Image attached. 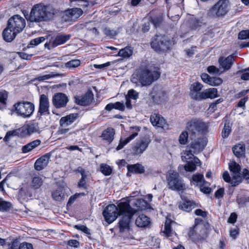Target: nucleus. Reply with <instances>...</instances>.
<instances>
[{"label": "nucleus", "instance_id": "f257e3e1", "mask_svg": "<svg viewBox=\"0 0 249 249\" xmlns=\"http://www.w3.org/2000/svg\"><path fill=\"white\" fill-rule=\"evenodd\" d=\"M136 211L131 207L128 202H121L117 206L114 204L107 205L103 212V215L107 222L110 224L120 217L119 222L120 231H124L129 227V223Z\"/></svg>", "mask_w": 249, "mask_h": 249}, {"label": "nucleus", "instance_id": "f03ea898", "mask_svg": "<svg viewBox=\"0 0 249 249\" xmlns=\"http://www.w3.org/2000/svg\"><path fill=\"white\" fill-rule=\"evenodd\" d=\"M160 74L158 71L152 72L147 70H140L133 73L131 81L137 86L144 87L150 85Z\"/></svg>", "mask_w": 249, "mask_h": 249}, {"label": "nucleus", "instance_id": "7ed1b4c3", "mask_svg": "<svg viewBox=\"0 0 249 249\" xmlns=\"http://www.w3.org/2000/svg\"><path fill=\"white\" fill-rule=\"evenodd\" d=\"M53 13L47 10V7L42 4L35 5L29 15L25 16L27 20L31 22H40L52 18Z\"/></svg>", "mask_w": 249, "mask_h": 249}, {"label": "nucleus", "instance_id": "20e7f679", "mask_svg": "<svg viewBox=\"0 0 249 249\" xmlns=\"http://www.w3.org/2000/svg\"><path fill=\"white\" fill-rule=\"evenodd\" d=\"M12 110L18 116L28 118L33 115L35 111V105L28 101L18 102L14 105Z\"/></svg>", "mask_w": 249, "mask_h": 249}, {"label": "nucleus", "instance_id": "39448f33", "mask_svg": "<svg viewBox=\"0 0 249 249\" xmlns=\"http://www.w3.org/2000/svg\"><path fill=\"white\" fill-rule=\"evenodd\" d=\"M230 8L229 0H219L209 9L208 15L213 18L224 17L228 13Z\"/></svg>", "mask_w": 249, "mask_h": 249}, {"label": "nucleus", "instance_id": "423d86ee", "mask_svg": "<svg viewBox=\"0 0 249 249\" xmlns=\"http://www.w3.org/2000/svg\"><path fill=\"white\" fill-rule=\"evenodd\" d=\"M182 160L187 162L184 168L187 172H193L196 170V166L200 164V160L194 155L191 150H185L181 153Z\"/></svg>", "mask_w": 249, "mask_h": 249}, {"label": "nucleus", "instance_id": "0eeeda50", "mask_svg": "<svg viewBox=\"0 0 249 249\" xmlns=\"http://www.w3.org/2000/svg\"><path fill=\"white\" fill-rule=\"evenodd\" d=\"M166 178L169 189L174 191H181L185 189V185L181 178L179 177L177 172L173 170L169 171Z\"/></svg>", "mask_w": 249, "mask_h": 249}, {"label": "nucleus", "instance_id": "6e6552de", "mask_svg": "<svg viewBox=\"0 0 249 249\" xmlns=\"http://www.w3.org/2000/svg\"><path fill=\"white\" fill-rule=\"evenodd\" d=\"M233 61V57L232 55H230L225 58L220 57L218 60L220 68L223 69V71L220 72L219 69L214 66L208 67L207 71L210 73L219 75L222 72L229 70L232 65Z\"/></svg>", "mask_w": 249, "mask_h": 249}, {"label": "nucleus", "instance_id": "1a4fd4ad", "mask_svg": "<svg viewBox=\"0 0 249 249\" xmlns=\"http://www.w3.org/2000/svg\"><path fill=\"white\" fill-rule=\"evenodd\" d=\"M171 42L165 37L161 36H155L151 41V47L156 51L160 52L169 49Z\"/></svg>", "mask_w": 249, "mask_h": 249}, {"label": "nucleus", "instance_id": "9d476101", "mask_svg": "<svg viewBox=\"0 0 249 249\" xmlns=\"http://www.w3.org/2000/svg\"><path fill=\"white\" fill-rule=\"evenodd\" d=\"M186 128L192 135L199 136L206 131L207 126L201 121L192 120L187 123Z\"/></svg>", "mask_w": 249, "mask_h": 249}, {"label": "nucleus", "instance_id": "9b49d317", "mask_svg": "<svg viewBox=\"0 0 249 249\" xmlns=\"http://www.w3.org/2000/svg\"><path fill=\"white\" fill-rule=\"evenodd\" d=\"M8 27L14 31L19 33L22 31L26 25V21L23 18L18 15H15L11 17L7 23Z\"/></svg>", "mask_w": 249, "mask_h": 249}, {"label": "nucleus", "instance_id": "f8f14e48", "mask_svg": "<svg viewBox=\"0 0 249 249\" xmlns=\"http://www.w3.org/2000/svg\"><path fill=\"white\" fill-rule=\"evenodd\" d=\"M189 237L193 241L204 239L206 236V230L202 225H195L190 229Z\"/></svg>", "mask_w": 249, "mask_h": 249}, {"label": "nucleus", "instance_id": "ddd939ff", "mask_svg": "<svg viewBox=\"0 0 249 249\" xmlns=\"http://www.w3.org/2000/svg\"><path fill=\"white\" fill-rule=\"evenodd\" d=\"M50 103L48 97L45 94H41L39 97L38 113L40 115H49Z\"/></svg>", "mask_w": 249, "mask_h": 249}, {"label": "nucleus", "instance_id": "4468645a", "mask_svg": "<svg viewBox=\"0 0 249 249\" xmlns=\"http://www.w3.org/2000/svg\"><path fill=\"white\" fill-rule=\"evenodd\" d=\"M68 102V97L65 94L62 93H57L53 97V104L56 108L65 107Z\"/></svg>", "mask_w": 249, "mask_h": 249}, {"label": "nucleus", "instance_id": "2eb2a0df", "mask_svg": "<svg viewBox=\"0 0 249 249\" xmlns=\"http://www.w3.org/2000/svg\"><path fill=\"white\" fill-rule=\"evenodd\" d=\"M207 144V141L204 137L200 136L197 140L193 142L191 148L194 154H197L202 151Z\"/></svg>", "mask_w": 249, "mask_h": 249}, {"label": "nucleus", "instance_id": "dca6fc26", "mask_svg": "<svg viewBox=\"0 0 249 249\" xmlns=\"http://www.w3.org/2000/svg\"><path fill=\"white\" fill-rule=\"evenodd\" d=\"M150 142V140L148 138L142 140L132 148L134 153L136 155L142 154L146 150Z\"/></svg>", "mask_w": 249, "mask_h": 249}, {"label": "nucleus", "instance_id": "f3484780", "mask_svg": "<svg viewBox=\"0 0 249 249\" xmlns=\"http://www.w3.org/2000/svg\"><path fill=\"white\" fill-rule=\"evenodd\" d=\"M150 121L154 126L162 128H167V124L166 123L165 120L159 114H153L150 117Z\"/></svg>", "mask_w": 249, "mask_h": 249}, {"label": "nucleus", "instance_id": "a211bd4d", "mask_svg": "<svg viewBox=\"0 0 249 249\" xmlns=\"http://www.w3.org/2000/svg\"><path fill=\"white\" fill-rule=\"evenodd\" d=\"M93 100V94L90 91H88L83 96L76 98V102L81 106H87Z\"/></svg>", "mask_w": 249, "mask_h": 249}, {"label": "nucleus", "instance_id": "6ab92c4d", "mask_svg": "<svg viewBox=\"0 0 249 249\" xmlns=\"http://www.w3.org/2000/svg\"><path fill=\"white\" fill-rule=\"evenodd\" d=\"M202 87V85L198 82L194 83L191 85L190 94L192 98L197 100H201V92H200V91Z\"/></svg>", "mask_w": 249, "mask_h": 249}, {"label": "nucleus", "instance_id": "aec40b11", "mask_svg": "<svg viewBox=\"0 0 249 249\" xmlns=\"http://www.w3.org/2000/svg\"><path fill=\"white\" fill-rule=\"evenodd\" d=\"M133 129V133L128 137L126 138L124 140L121 139L120 141L119 144L117 146L116 149L117 150H119L122 149L125 145H126L127 143L130 142L132 140L134 139L138 135V132L140 130V128L139 127L135 126L132 127Z\"/></svg>", "mask_w": 249, "mask_h": 249}, {"label": "nucleus", "instance_id": "412c9836", "mask_svg": "<svg viewBox=\"0 0 249 249\" xmlns=\"http://www.w3.org/2000/svg\"><path fill=\"white\" fill-rule=\"evenodd\" d=\"M83 10L79 8H74L65 11V15L68 17L67 19L75 20L83 14Z\"/></svg>", "mask_w": 249, "mask_h": 249}, {"label": "nucleus", "instance_id": "4be33fe9", "mask_svg": "<svg viewBox=\"0 0 249 249\" xmlns=\"http://www.w3.org/2000/svg\"><path fill=\"white\" fill-rule=\"evenodd\" d=\"M50 156L47 154L38 159L35 163V168L37 171H40L46 167L49 163Z\"/></svg>", "mask_w": 249, "mask_h": 249}, {"label": "nucleus", "instance_id": "5701e85b", "mask_svg": "<svg viewBox=\"0 0 249 249\" xmlns=\"http://www.w3.org/2000/svg\"><path fill=\"white\" fill-rule=\"evenodd\" d=\"M202 81L211 86H218L222 83V80L219 78L211 77L206 73L201 75Z\"/></svg>", "mask_w": 249, "mask_h": 249}, {"label": "nucleus", "instance_id": "b1692460", "mask_svg": "<svg viewBox=\"0 0 249 249\" xmlns=\"http://www.w3.org/2000/svg\"><path fill=\"white\" fill-rule=\"evenodd\" d=\"M77 114H70L65 117H62L60 121V125L62 127H66L73 123L77 119Z\"/></svg>", "mask_w": 249, "mask_h": 249}, {"label": "nucleus", "instance_id": "393cba45", "mask_svg": "<svg viewBox=\"0 0 249 249\" xmlns=\"http://www.w3.org/2000/svg\"><path fill=\"white\" fill-rule=\"evenodd\" d=\"M8 249H34L31 243L24 242L18 245V242L14 241L8 245Z\"/></svg>", "mask_w": 249, "mask_h": 249}, {"label": "nucleus", "instance_id": "a878e982", "mask_svg": "<svg viewBox=\"0 0 249 249\" xmlns=\"http://www.w3.org/2000/svg\"><path fill=\"white\" fill-rule=\"evenodd\" d=\"M18 33L14 31L12 28L7 26L3 30L2 36L3 39L7 42L12 41Z\"/></svg>", "mask_w": 249, "mask_h": 249}, {"label": "nucleus", "instance_id": "bb28decb", "mask_svg": "<svg viewBox=\"0 0 249 249\" xmlns=\"http://www.w3.org/2000/svg\"><path fill=\"white\" fill-rule=\"evenodd\" d=\"M190 183L191 184L194 185L199 187L202 185L206 183V181L205 180L203 175L201 174H194L190 179Z\"/></svg>", "mask_w": 249, "mask_h": 249}, {"label": "nucleus", "instance_id": "cd10ccee", "mask_svg": "<svg viewBox=\"0 0 249 249\" xmlns=\"http://www.w3.org/2000/svg\"><path fill=\"white\" fill-rule=\"evenodd\" d=\"M132 205L133 206L137 208V210H135L136 212L138 210H143L146 209H148L150 207L149 204L143 199H134L132 202ZM136 212H135L136 213Z\"/></svg>", "mask_w": 249, "mask_h": 249}, {"label": "nucleus", "instance_id": "c85d7f7f", "mask_svg": "<svg viewBox=\"0 0 249 249\" xmlns=\"http://www.w3.org/2000/svg\"><path fill=\"white\" fill-rule=\"evenodd\" d=\"M70 35H59L57 36L52 42L53 47L62 45L70 39Z\"/></svg>", "mask_w": 249, "mask_h": 249}, {"label": "nucleus", "instance_id": "c756f323", "mask_svg": "<svg viewBox=\"0 0 249 249\" xmlns=\"http://www.w3.org/2000/svg\"><path fill=\"white\" fill-rule=\"evenodd\" d=\"M41 144V141L37 139L23 146L21 151L23 153H27L34 149Z\"/></svg>", "mask_w": 249, "mask_h": 249}, {"label": "nucleus", "instance_id": "7c9ffc66", "mask_svg": "<svg viewBox=\"0 0 249 249\" xmlns=\"http://www.w3.org/2000/svg\"><path fill=\"white\" fill-rule=\"evenodd\" d=\"M201 100L206 98L213 99L217 97V90L215 88L206 89L201 92Z\"/></svg>", "mask_w": 249, "mask_h": 249}, {"label": "nucleus", "instance_id": "2f4dec72", "mask_svg": "<svg viewBox=\"0 0 249 249\" xmlns=\"http://www.w3.org/2000/svg\"><path fill=\"white\" fill-rule=\"evenodd\" d=\"M196 204L192 200L183 201L180 203L178 206L180 209L187 212L191 211L193 209L196 208Z\"/></svg>", "mask_w": 249, "mask_h": 249}, {"label": "nucleus", "instance_id": "473e14b6", "mask_svg": "<svg viewBox=\"0 0 249 249\" xmlns=\"http://www.w3.org/2000/svg\"><path fill=\"white\" fill-rule=\"evenodd\" d=\"M115 132L114 129L111 127L107 128L102 133V138L107 142L110 143L114 139Z\"/></svg>", "mask_w": 249, "mask_h": 249}, {"label": "nucleus", "instance_id": "72a5a7b5", "mask_svg": "<svg viewBox=\"0 0 249 249\" xmlns=\"http://www.w3.org/2000/svg\"><path fill=\"white\" fill-rule=\"evenodd\" d=\"M149 217L144 214H140L136 218L135 223L138 227H145L150 224Z\"/></svg>", "mask_w": 249, "mask_h": 249}, {"label": "nucleus", "instance_id": "f704fd0d", "mask_svg": "<svg viewBox=\"0 0 249 249\" xmlns=\"http://www.w3.org/2000/svg\"><path fill=\"white\" fill-rule=\"evenodd\" d=\"M232 151L235 156L242 157L245 155V146L243 144L238 143L232 148Z\"/></svg>", "mask_w": 249, "mask_h": 249}, {"label": "nucleus", "instance_id": "c9c22d12", "mask_svg": "<svg viewBox=\"0 0 249 249\" xmlns=\"http://www.w3.org/2000/svg\"><path fill=\"white\" fill-rule=\"evenodd\" d=\"M127 168L129 172L136 174H142L144 172V167L142 165L138 163L128 165Z\"/></svg>", "mask_w": 249, "mask_h": 249}, {"label": "nucleus", "instance_id": "e433bc0d", "mask_svg": "<svg viewBox=\"0 0 249 249\" xmlns=\"http://www.w3.org/2000/svg\"><path fill=\"white\" fill-rule=\"evenodd\" d=\"M133 49L130 47H126L119 51L118 55L124 58H128L132 55Z\"/></svg>", "mask_w": 249, "mask_h": 249}, {"label": "nucleus", "instance_id": "4c0bfd02", "mask_svg": "<svg viewBox=\"0 0 249 249\" xmlns=\"http://www.w3.org/2000/svg\"><path fill=\"white\" fill-rule=\"evenodd\" d=\"M63 76L62 74L51 72L49 74H44L38 77L37 79L39 81H44L51 78H54Z\"/></svg>", "mask_w": 249, "mask_h": 249}, {"label": "nucleus", "instance_id": "58836bf2", "mask_svg": "<svg viewBox=\"0 0 249 249\" xmlns=\"http://www.w3.org/2000/svg\"><path fill=\"white\" fill-rule=\"evenodd\" d=\"M174 222L170 219H166L164 225V230L163 232L168 237L172 236L174 233L171 230V225Z\"/></svg>", "mask_w": 249, "mask_h": 249}, {"label": "nucleus", "instance_id": "ea45409f", "mask_svg": "<svg viewBox=\"0 0 249 249\" xmlns=\"http://www.w3.org/2000/svg\"><path fill=\"white\" fill-rule=\"evenodd\" d=\"M77 171L80 172L81 174V178L78 182V186L79 187H82L84 188H86V179L87 178V175L86 172L82 168L79 167L77 169Z\"/></svg>", "mask_w": 249, "mask_h": 249}, {"label": "nucleus", "instance_id": "a19ab883", "mask_svg": "<svg viewBox=\"0 0 249 249\" xmlns=\"http://www.w3.org/2000/svg\"><path fill=\"white\" fill-rule=\"evenodd\" d=\"M25 130L27 131V134L29 135L37 132L39 130L38 124L35 122L30 123L26 126Z\"/></svg>", "mask_w": 249, "mask_h": 249}, {"label": "nucleus", "instance_id": "79ce46f5", "mask_svg": "<svg viewBox=\"0 0 249 249\" xmlns=\"http://www.w3.org/2000/svg\"><path fill=\"white\" fill-rule=\"evenodd\" d=\"M42 179L38 176L34 177L31 183V187L34 189H38L42 184Z\"/></svg>", "mask_w": 249, "mask_h": 249}, {"label": "nucleus", "instance_id": "37998d69", "mask_svg": "<svg viewBox=\"0 0 249 249\" xmlns=\"http://www.w3.org/2000/svg\"><path fill=\"white\" fill-rule=\"evenodd\" d=\"M7 98V92L5 90L0 91V109H1L6 107Z\"/></svg>", "mask_w": 249, "mask_h": 249}, {"label": "nucleus", "instance_id": "c03bdc74", "mask_svg": "<svg viewBox=\"0 0 249 249\" xmlns=\"http://www.w3.org/2000/svg\"><path fill=\"white\" fill-rule=\"evenodd\" d=\"M229 168L235 176H240V166L235 162H232L229 164Z\"/></svg>", "mask_w": 249, "mask_h": 249}, {"label": "nucleus", "instance_id": "a18cd8bd", "mask_svg": "<svg viewBox=\"0 0 249 249\" xmlns=\"http://www.w3.org/2000/svg\"><path fill=\"white\" fill-rule=\"evenodd\" d=\"M103 32L106 36L110 38H114L118 34V32L116 30L107 27L103 28Z\"/></svg>", "mask_w": 249, "mask_h": 249}, {"label": "nucleus", "instance_id": "49530a36", "mask_svg": "<svg viewBox=\"0 0 249 249\" xmlns=\"http://www.w3.org/2000/svg\"><path fill=\"white\" fill-rule=\"evenodd\" d=\"M80 61L78 59H73L69 61L65 64V67L69 69L78 67L80 65Z\"/></svg>", "mask_w": 249, "mask_h": 249}, {"label": "nucleus", "instance_id": "de8ad7c7", "mask_svg": "<svg viewBox=\"0 0 249 249\" xmlns=\"http://www.w3.org/2000/svg\"><path fill=\"white\" fill-rule=\"evenodd\" d=\"M53 198L56 201H60L63 199L64 194L61 188H59L52 193Z\"/></svg>", "mask_w": 249, "mask_h": 249}, {"label": "nucleus", "instance_id": "09e8293b", "mask_svg": "<svg viewBox=\"0 0 249 249\" xmlns=\"http://www.w3.org/2000/svg\"><path fill=\"white\" fill-rule=\"evenodd\" d=\"M100 171L105 175L108 176L111 173L112 169L107 164H101L100 165Z\"/></svg>", "mask_w": 249, "mask_h": 249}, {"label": "nucleus", "instance_id": "8fccbe9b", "mask_svg": "<svg viewBox=\"0 0 249 249\" xmlns=\"http://www.w3.org/2000/svg\"><path fill=\"white\" fill-rule=\"evenodd\" d=\"M188 133L186 131L181 132L179 137V142L181 144H185L188 141Z\"/></svg>", "mask_w": 249, "mask_h": 249}, {"label": "nucleus", "instance_id": "3c124183", "mask_svg": "<svg viewBox=\"0 0 249 249\" xmlns=\"http://www.w3.org/2000/svg\"><path fill=\"white\" fill-rule=\"evenodd\" d=\"M162 21V18L160 16L152 17L150 19V22L153 23L155 27H157L160 26Z\"/></svg>", "mask_w": 249, "mask_h": 249}, {"label": "nucleus", "instance_id": "603ef678", "mask_svg": "<svg viewBox=\"0 0 249 249\" xmlns=\"http://www.w3.org/2000/svg\"><path fill=\"white\" fill-rule=\"evenodd\" d=\"M126 97L130 99L136 100L139 97V93L133 89H131L128 91Z\"/></svg>", "mask_w": 249, "mask_h": 249}, {"label": "nucleus", "instance_id": "864d4df0", "mask_svg": "<svg viewBox=\"0 0 249 249\" xmlns=\"http://www.w3.org/2000/svg\"><path fill=\"white\" fill-rule=\"evenodd\" d=\"M231 129L230 126L229 125H227V124H225L222 132V137L223 138H227L231 133Z\"/></svg>", "mask_w": 249, "mask_h": 249}, {"label": "nucleus", "instance_id": "5fc2aeb1", "mask_svg": "<svg viewBox=\"0 0 249 249\" xmlns=\"http://www.w3.org/2000/svg\"><path fill=\"white\" fill-rule=\"evenodd\" d=\"M241 181V178L240 176H235L233 175V177L231 179L230 183L232 186H236L238 185Z\"/></svg>", "mask_w": 249, "mask_h": 249}, {"label": "nucleus", "instance_id": "6e6d98bb", "mask_svg": "<svg viewBox=\"0 0 249 249\" xmlns=\"http://www.w3.org/2000/svg\"><path fill=\"white\" fill-rule=\"evenodd\" d=\"M238 38L240 39H249V30H243L239 32Z\"/></svg>", "mask_w": 249, "mask_h": 249}, {"label": "nucleus", "instance_id": "4d7b16f0", "mask_svg": "<svg viewBox=\"0 0 249 249\" xmlns=\"http://www.w3.org/2000/svg\"><path fill=\"white\" fill-rule=\"evenodd\" d=\"M11 206V204L7 202L1 201L0 199V210L7 211Z\"/></svg>", "mask_w": 249, "mask_h": 249}, {"label": "nucleus", "instance_id": "13d9d810", "mask_svg": "<svg viewBox=\"0 0 249 249\" xmlns=\"http://www.w3.org/2000/svg\"><path fill=\"white\" fill-rule=\"evenodd\" d=\"M45 40V38L44 37H39L36 38L35 39H32L30 41V45L32 46H36L40 43L44 42Z\"/></svg>", "mask_w": 249, "mask_h": 249}, {"label": "nucleus", "instance_id": "bf43d9fd", "mask_svg": "<svg viewBox=\"0 0 249 249\" xmlns=\"http://www.w3.org/2000/svg\"><path fill=\"white\" fill-rule=\"evenodd\" d=\"M85 195V194L84 193H79V194H75L74 195L71 196L70 198L69 199L68 204V205H71L72 204L75 200L79 196H84Z\"/></svg>", "mask_w": 249, "mask_h": 249}, {"label": "nucleus", "instance_id": "052dcab7", "mask_svg": "<svg viewBox=\"0 0 249 249\" xmlns=\"http://www.w3.org/2000/svg\"><path fill=\"white\" fill-rule=\"evenodd\" d=\"M114 106V109L119 110L121 111H124L125 109V106L123 103L117 102L113 103Z\"/></svg>", "mask_w": 249, "mask_h": 249}, {"label": "nucleus", "instance_id": "680f3d73", "mask_svg": "<svg viewBox=\"0 0 249 249\" xmlns=\"http://www.w3.org/2000/svg\"><path fill=\"white\" fill-rule=\"evenodd\" d=\"M75 227L87 234H90L89 230L84 225H75Z\"/></svg>", "mask_w": 249, "mask_h": 249}, {"label": "nucleus", "instance_id": "e2e57ef3", "mask_svg": "<svg viewBox=\"0 0 249 249\" xmlns=\"http://www.w3.org/2000/svg\"><path fill=\"white\" fill-rule=\"evenodd\" d=\"M207 183L204 184V185H202L201 186H199V188L201 192H203L205 194H209L211 192V188L209 187L207 185Z\"/></svg>", "mask_w": 249, "mask_h": 249}, {"label": "nucleus", "instance_id": "0e129e2a", "mask_svg": "<svg viewBox=\"0 0 249 249\" xmlns=\"http://www.w3.org/2000/svg\"><path fill=\"white\" fill-rule=\"evenodd\" d=\"M165 97V94L163 93L161 91H160L158 92L157 96H153V100L155 101L158 102L159 100H163L164 99V97Z\"/></svg>", "mask_w": 249, "mask_h": 249}, {"label": "nucleus", "instance_id": "69168bd1", "mask_svg": "<svg viewBox=\"0 0 249 249\" xmlns=\"http://www.w3.org/2000/svg\"><path fill=\"white\" fill-rule=\"evenodd\" d=\"M18 54L21 58L25 60L31 59L33 55V54H29L23 52L18 53Z\"/></svg>", "mask_w": 249, "mask_h": 249}, {"label": "nucleus", "instance_id": "338daca9", "mask_svg": "<svg viewBox=\"0 0 249 249\" xmlns=\"http://www.w3.org/2000/svg\"><path fill=\"white\" fill-rule=\"evenodd\" d=\"M110 65V62H107V63L102 64H94L93 67L96 69H103L106 67H107Z\"/></svg>", "mask_w": 249, "mask_h": 249}, {"label": "nucleus", "instance_id": "774afa93", "mask_svg": "<svg viewBox=\"0 0 249 249\" xmlns=\"http://www.w3.org/2000/svg\"><path fill=\"white\" fill-rule=\"evenodd\" d=\"M68 245L74 248H77L79 245V242L76 240H70L68 241Z\"/></svg>", "mask_w": 249, "mask_h": 249}]
</instances>
